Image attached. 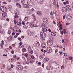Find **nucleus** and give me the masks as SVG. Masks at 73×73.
Here are the masks:
<instances>
[{
	"mask_svg": "<svg viewBox=\"0 0 73 73\" xmlns=\"http://www.w3.org/2000/svg\"><path fill=\"white\" fill-rule=\"evenodd\" d=\"M0 9L1 11L3 13H7L8 10L6 7L2 6L1 7Z\"/></svg>",
	"mask_w": 73,
	"mask_h": 73,
	"instance_id": "obj_1",
	"label": "nucleus"
},
{
	"mask_svg": "<svg viewBox=\"0 0 73 73\" xmlns=\"http://www.w3.org/2000/svg\"><path fill=\"white\" fill-rule=\"evenodd\" d=\"M27 4L29 5V6H30V7H33V3L31 0H27Z\"/></svg>",
	"mask_w": 73,
	"mask_h": 73,
	"instance_id": "obj_2",
	"label": "nucleus"
},
{
	"mask_svg": "<svg viewBox=\"0 0 73 73\" xmlns=\"http://www.w3.org/2000/svg\"><path fill=\"white\" fill-rule=\"evenodd\" d=\"M40 35V37L42 38H44L46 36V34L43 32H41Z\"/></svg>",
	"mask_w": 73,
	"mask_h": 73,
	"instance_id": "obj_3",
	"label": "nucleus"
},
{
	"mask_svg": "<svg viewBox=\"0 0 73 73\" xmlns=\"http://www.w3.org/2000/svg\"><path fill=\"white\" fill-rule=\"evenodd\" d=\"M67 11V9L65 7H63L62 9V11L63 14H65L66 13V11Z\"/></svg>",
	"mask_w": 73,
	"mask_h": 73,
	"instance_id": "obj_4",
	"label": "nucleus"
},
{
	"mask_svg": "<svg viewBox=\"0 0 73 73\" xmlns=\"http://www.w3.org/2000/svg\"><path fill=\"white\" fill-rule=\"evenodd\" d=\"M47 44L49 46H51V45H52L53 44V41L51 40H48Z\"/></svg>",
	"mask_w": 73,
	"mask_h": 73,
	"instance_id": "obj_5",
	"label": "nucleus"
},
{
	"mask_svg": "<svg viewBox=\"0 0 73 73\" xmlns=\"http://www.w3.org/2000/svg\"><path fill=\"white\" fill-rule=\"evenodd\" d=\"M26 24L27 25H29L30 27L32 28L33 27V23L31 22H27L26 23Z\"/></svg>",
	"mask_w": 73,
	"mask_h": 73,
	"instance_id": "obj_6",
	"label": "nucleus"
},
{
	"mask_svg": "<svg viewBox=\"0 0 73 73\" xmlns=\"http://www.w3.org/2000/svg\"><path fill=\"white\" fill-rule=\"evenodd\" d=\"M16 68L18 70H22L23 69V66H21L20 65H17L16 66Z\"/></svg>",
	"mask_w": 73,
	"mask_h": 73,
	"instance_id": "obj_7",
	"label": "nucleus"
},
{
	"mask_svg": "<svg viewBox=\"0 0 73 73\" xmlns=\"http://www.w3.org/2000/svg\"><path fill=\"white\" fill-rule=\"evenodd\" d=\"M72 17V14H69L67 15V17H66L67 19L68 20H70Z\"/></svg>",
	"mask_w": 73,
	"mask_h": 73,
	"instance_id": "obj_8",
	"label": "nucleus"
},
{
	"mask_svg": "<svg viewBox=\"0 0 73 73\" xmlns=\"http://www.w3.org/2000/svg\"><path fill=\"white\" fill-rule=\"evenodd\" d=\"M43 23L45 24H48V20L46 18H44L43 19Z\"/></svg>",
	"mask_w": 73,
	"mask_h": 73,
	"instance_id": "obj_9",
	"label": "nucleus"
},
{
	"mask_svg": "<svg viewBox=\"0 0 73 73\" xmlns=\"http://www.w3.org/2000/svg\"><path fill=\"white\" fill-rule=\"evenodd\" d=\"M46 52L48 53H51L52 51H51V48L50 47H48L46 49Z\"/></svg>",
	"mask_w": 73,
	"mask_h": 73,
	"instance_id": "obj_10",
	"label": "nucleus"
},
{
	"mask_svg": "<svg viewBox=\"0 0 73 73\" xmlns=\"http://www.w3.org/2000/svg\"><path fill=\"white\" fill-rule=\"evenodd\" d=\"M46 69L47 70H52L53 69V67L52 66H49L46 67Z\"/></svg>",
	"mask_w": 73,
	"mask_h": 73,
	"instance_id": "obj_11",
	"label": "nucleus"
},
{
	"mask_svg": "<svg viewBox=\"0 0 73 73\" xmlns=\"http://www.w3.org/2000/svg\"><path fill=\"white\" fill-rule=\"evenodd\" d=\"M41 46L42 48H45L46 47V44L45 43H42V44Z\"/></svg>",
	"mask_w": 73,
	"mask_h": 73,
	"instance_id": "obj_12",
	"label": "nucleus"
},
{
	"mask_svg": "<svg viewBox=\"0 0 73 73\" xmlns=\"http://www.w3.org/2000/svg\"><path fill=\"white\" fill-rule=\"evenodd\" d=\"M56 17L57 20H59L60 17H59V14L57 12L56 13Z\"/></svg>",
	"mask_w": 73,
	"mask_h": 73,
	"instance_id": "obj_13",
	"label": "nucleus"
},
{
	"mask_svg": "<svg viewBox=\"0 0 73 73\" xmlns=\"http://www.w3.org/2000/svg\"><path fill=\"white\" fill-rule=\"evenodd\" d=\"M16 5L18 8H21V5L19 3H16Z\"/></svg>",
	"mask_w": 73,
	"mask_h": 73,
	"instance_id": "obj_14",
	"label": "nucleus"
},
{
	"mask_svg": "<svg viewBox=\"0 0 73 73\" xmlns=\"http://www.w3.org/2000/svg\"><path fill=\"white\" fill-rule=\"evenodd\" d=\"M5 65L4 64H2L1 65V68L2 69H4L5 68Z\"/></svg>",
	"mask_w": 73,
	"mask_h": 73,
	"instance_id": "obj_15",
	"label": "nucleus"
},
{
	"mask_svg": "<svg viewBox=\"0 0 73 73\" xmlns=\"http://www.w3.org/2000/svg\"><path fill=\"white\" fill-rule=\"evenodd\" d=\"M2 15L3 17H4V19L5 20V17H7V13H3L2 14Z\"/></svg>",
	"mask_w": 73,
	"mask_h": 73,
	"instance_id": "obj_16",
	"label": "nucleus"
},
{
	"mask_svg": "<svg viewBox=\"0 0 73 73\" xmlns=\"http://www.w3.org/2000/svg\"><path fill=\"white\" fill-rule=\"evenodd\" d=\"M64 33L66 37L68 36V33L66 32V30H64Z\"/></svg>",
	"mask_w": 73,
	"mask_h": 73,
	"instance_id": "obj_17",
	"label": "nucleus"
},
{
	"mask_svg": "<svg viewBox=\"0 0 73 73\" xmlns=\"http://www.w3.org/2000/svg\"><path fill=\"white\" fill-rule=\"evenodd\" d=\"M43 61L44 62H47L49 61V58H45Z\"/></svg>",
	"mask_w": 73,
	"mask_h": 73,
	"instance_id": "obj_18",
	"label": "nucleus"
},
{
	"mask_svg": "<svg viewBox=\"0 0 73 73\" xmlns=\"http://www.w3.org/2000/svg\"><path fill=\"white\" fill-rule=\"evenodd\" d=\"M28 33L29 35V36H33V34L31 31H28Z\"/></svg>",
	"mask_w": 73,
	"mask_h": 73,
	"instance_id": "obj_19",
	"label": "nucleus"
},
{
	"mask_svg": "<svg viewBox=\"0 0 73 73\" xmlns=\"http://www.w3.org/2000/svg\"><path fill=\"white\" fill-rule=\"evenodd\" d=\"M36 13L39 16L41 15V11H36Z\"/></svg>",
	"mask_w": 73,
	"mask_h": 73,
	"instance_id": "obj_20",
	"label": "nucleus"
},
{
	"mask_svg": "<svg viewBox=\"0 0 73 73\" xmlns=\"http://www.w3.org/2000/svg\"><path fill=\"white\" fill-rule=\"evenodd\" d=\"M4 41L3 40H2V44H0V45L1 46V48H3V45H4Z\"/></svg>",
	"mask_w": 73,
	"mask_h": 73,
	"instance_id": "obj_21",
	"label": "nucleus"
},
{
	"mask_svg": "<svg viewBox=\"0 0 73 73\" xmlns=\"http://www.w3.org/2000/svg\"><path fill=\"white\" fill-rule=\"evenodd\" d=\"M51 35L52 36H55L56 35V33L55 32L51 33Z\"/></svg>",
	"mask_w": 73,
	"mask_h": 73,
	"instance_id": "obj_22",
	"label": "nucleus"
},
{
	"mask_svg": "<svg viewBox=\"0 0 73 73\" xmlns=\"http://www.w3.org/2000/svg\"><path fill=\"white\" fill-rule=\"evenodd\" d=\"M41 27H42V28H46V26H45V24L44 23H42L41 24Z\"/></svg>",
	"mask_w": 73,
	"mask_h": 73,
	"instance_id": "obj_23",
	"label": "nucleus"
},
{
	"mask_svg": "<svg viewBox=\"0 0 73 73\" xmlns=\"http://www.w3.org/2000/svg\"><path fill=\"white\" fill-rule=\"evenodd\" d=\"M42 31H43V32H46L48 31L47 29L45 28L42 29Z\"/></svg>",
	"mask_w": 73,
	"mask_h": 73,
	"instance_id": "obj_24",
	"label": "nucleus"
},
{
	"mask_svg": "<svg viewBox=\"0 0 73 73\" xmlns=\"http://www.w3.org/2000/svg\"><path fill=\"white\" fill-rule=\"evenodd\" d=\"M19 11L17 10H16L15 11V13L16 15H19Z\"/></svg>",
	"mask_w": 73,
	"mask_h": 73,
	"instance_id": "obj_25",
	"label": "nucleus"
},
{
	"mask_svg": "<svg viewBox=\"0 0 73 73\" xmlns=\"http://www.w3.org/2000/svg\"><path fill=\"white\" fill-rule=\"evenodd\" d=\"M32 16H33V17L34 21H36V17L35 16V15H33Z\"/></svg>",
	"mask_w": 73,
	"mask_h": 73,
	"instance_id": "obj_26",
	"label": "nucleus"
},
{
	"mask_svg": "<svg viewBox=\"0 0 73 73\" xmlns=\"http://www.w3.org/2000/svg\"><path fill=\"white\" fill-rule=\"evenodd\" d=\"M7 69L8 70H12L11 67L9 66H7Z\"/></svg>",
	"mask_w": 73,
	"mask_h": 73,
	"instance_id": "obj_27",
	"label": "nucleus"
},
{
	"mask_svg": "<svg viewBox=\"0 0 73 73\" xmlns=\"http://www.w3.org/2000/svg\"><path fill=\"white\" fill-rule=\"evenodd\" d=\"M66 8L67 10H68V11H69L70 9V7L69 6H68Z\"/></svg>",
	"mask_w": 73,
	"mask_h": 73,
	"instance_id": "obj_28",
	"label": "nucleus"
},
{
	"mask_svg": "<svg viewBox=\"0 0 73 73\" xmlns=\"http://www.w3.org/2000/svg\"><path fill=\"white\" fill-rule=\"evenodd\" d=\"M64 5H66V4H69V2L68 1H66V2H64L63 3Z\"/></svg>",
	"mask_w": 73,
	"mask_h": 73,
	"instance_id": "obj_29",
	"label": "nucleus"
},
{
	"mask_svg": "<svg viewBox=\"0 0 73 73\" xmlns=\"http://www.w3.org/2000/svg\"><path fill=\"white\" fill-rule=\"evenodd\" d=\"M64 56H66V58L68 60V57H67V54H66V53H64Z\"/></svg>",
	"mask_w": 73,
	"mask_h": 73,
	"instance_id": "obj_30",
	"label": "nucleus"
},
{
	"mask_svg": "<svg viewBox=\"0 0 73 73\" xmlns=\"http://www.w3.org/2000/svg\"><path fill=\"white\" fill-rule=\"evenodd\" d=\"M22 50L23 52H25L27 51V50H26V49H25V48L22 49Z\"/></svg>",
	"mask_w": 73,
	"mask_h": 73,
	"instance_id": "obj_31",
	"label": "nucleus"
},
{
	"mask_svg": "<svg viewBox=\"0 0 73 73\" xmlns=\"http://www.w3.org/2000/svg\"><path fill=\"white\" fill-rule=\"evenodd\" d=\"M11 60L12 61H16V59H13V58L10 59L9 61H11Z\"/></svg>",
	"mask_w": 73,
	"mask_h": 73,
	"instance_id": "obj_32",
	"label": "nucleus"
},
{
	"mask_svg": "<svg viewBox=\"0 0 73 73\" xmlns=\"http://www.w3.org/2000/svg\"><path fill=\"white\" fill-rule=\"evenodd\" d=\"M18 15H17L15 14L14 16V18H16L17 19V18H19V17L18 16Z\"/></svg>",
	"mask_w": 73,
	"mask_h": 73,
	"instance_id": "obj_33",
	"label": "nucleus"
},
{
	"mask_svg": "<svg viewBox=\"0 0 73 73\" xmlns=\"http://www.w3.org/2000/svg\"><path fill=\"white\" fill-rule=\"evenodd\" d=\"M39 57L40 60H42L43 58V57H42V55L41 54H40Z\"/></svg>",
	"mask_w": 73,
	"mask_h": 73,
	"instance_id": "obj_34",
	"label": "nucleus"
},
{
	"mask_svg": "<svg viewBox=\"0 0 73 73\" xmlns=\"http://www.w3.org/2000/svg\"><path fill=\"white\" fill-rule=\"evenodd\" d=\"M36 46L38 47L40 46V43H39V42H37L36 44Z\"/></svg>",
	"mask_w": 73,
	"mask_h": 73,
	"instance_id": "obj_35",
	"label": "nucleus"
},
{
	"mask_svg": "<svg viewBox=\"0 0 73 73\" xmlns=\"http://www.w3.org/2000/svg\"><path fill=\"white\" fill-rule=\"evenodd\" d=\"M12 8V6L10 5L8 6V8L9 9H11Z\"/></svg>",
	"mask_w": 73,
	"mask_h": 73,
	"instance_id": "obj_36",
	"label": "nucleus"
},
{
	"mask_svg": "<svg viewBox=\"0 0 73 73\" xmlns=\"http://www.w3.org/2000/svg\"><path fill=\"white\" fill-rule=\"evenodd\" d=\"M25 21H28V17H25Z\"/></svg>",
	"mask_w": 73,
	"mask_h": 73,
	"instance_id": "obj_37",
	"label": "nucleus"
},
{
	"mask_svg": "<svg viewBox=\"0 0 73 73\" xmlns=\"http://www.w3.org/2000/svg\"><path fill=\"white\" fill-rule=\"evenodd\" d=\"M58 20L57 21L58 24H61V22L60 21V19Z\"/></svg>",
	"mask_w": 73,
	"mask_h": 73,
	"instance_id": "obj_38",
	"label": "nucleus"
},
{
	"mask_svg": "<svg viewBox=\"0 0 73 73\" xmlns=\"http://www.w3.org/2000/svg\"><path fill=\"white\" fill-rule=\"evenodd\" d=\"M23 28H24V29H27L28 28V26H23Z\"/></svg>",
	"mask_w": 73,
	"mask_h": 73,
	"instance_id": "obj_39",
	"label": "nucleus"
},
{
	"mask_svg": "<svg viewBox=\"0 0 73 73\" xmlns=\"http://www.w3.org/2000/svg\"><path fill=\"white\" fill-rule=\"evenodd\" d=\"M64 68H65V67L64 66V65H62V66H61V69H64Z\"/></svg>",
	"mask_w": 73,
	"mask_h": 73,
	"instance_id": "obj_40",
	"label": "nucleus"
},
{
	"mask_svg": "<svg viewBox=\"0 0 73 73\" xmlns=\"http://www.w3.org/2000/svg\"><path fill=\"white\" fill-rule=\"evenodd\" d=\"M9 48H7L5 50V51L6 52H8V51H9Z\"/></svg>",
	"mask_w": 73,
	"mask_h": 73,
	"instance_id": "obj_41",
	"label": "nucleus"
},
{
	"mask_svg": "<svg viewBox=\"0 0 73 73\" xmlns=\"http://www.w3.org/2000/svg\"><path fill=\"white\" fill-rule=\"evenodd\" d=\"M11 31H8V34L9 35V34H11Z\"/></svg>",
	"mask_w": 73,
	"mask_h": 73,
	"instance_id": "obj_42",
	"label": "nucleus"
},
{
	"mask_svg": "<svg viewBox=\"0 0 73 73\" xmlns=\"http://www.w3.org/2000/svg\"><path fill=\"white\" fill-rule=\"evenodd\" d=\"M18 40H20V41H21L22 40V39L21 38H20L19 37L18 38Z\"/></svg>",
	"mask_w": 73,
	"mask_h": 73,
	"instance_id": "obj_43",
	"label": "nucleus"
},
{
	"mask_svg": "<svg viewBox=\"0 0 73 73\" xmlns=\"http://www.w3.org/2000/svg\"><path fill=\"white\" fill-rule=\"evenodd\" d=\"M37 25H36L35 24H33V27H37Z\"/></svg>",
	"mask_w": 73,
	"mask_h": 73,
	"instance_id": "obj_44",
	"label": "nucleus"
},
{
	"mask_svg": "<svg viewBox=\"0 0 73 73\" xmlns=\"http://www.w3.org/2000/svg\"><path fill=\"white\" fill-rule=\"evenodd\" d=\"M25 56L26 57H27L28 56V54L27 53H26L25 54Z\"/></svg>",
	"mask_w": 73,
	"mask_h": 73,
	"instance_id": "obj_45",
	"label": "nucleus"
},
{
	"mask_svg": "<svg viewBox=\"0 0 73 73\" xmlns=\"http://www.w3.org/2000/svg\"><path fill=\"white\" fill-rule=\"evenodd\" d=\"M31 11H32V12H34L35 11V9H34L32 8L31 10Z\"/></svg>",
	"mask_w": 73,
	"mask_h": 73,
	"instance_id": "obj_46",
	"label": "nucleus"
},
{
	"mask_svg": "<svg viewBox=\"0 0 73 73\" xmlns=\"http://www.w3.org/2000/svg\"><path fill=\"white\" fill-rule=\"evenodd\" d=\"M25 1V0H21V3L22 4H24Z\"/></svg>",
	"mask_w": 73,
	"mask_h": 73,
	"instance_id": "obj_47",
	"label": "nucleus"
},
{
	"mask_svg": "<svg viewBox=\"0 0 73 73\" xmlns=\"http://www.w3.org/2000/svg\"><path fill=\"white\" fill-rule=\"evenodd\" d=\"M26 6H27V4H23V6L24 7H25H25H26Z\"/></svg>",
	"mask_w": 73,
	"mask_h": 73,
	"instance_id": "obj_48",
	"label": "nucleus"
},
{
	"mask_svg": "<svg viewBox=\"0 0 73 73\" xmlns=\"http://www.w3.org/2000/svg\"><path fill=\"white\" fill-rule=\"evenodd\" d=\"M11 69H12V68H13V67H14V65H13L11 64Z\"/></svg>",
	"mask_w": 73,
	"mask_h": 73,
	"instance_id": "obj_49",
	"label": "nucleus"
},
{
	"mask_svg": "<svg viewBox=\"0 0 73 73\" xmlns=\"http://www.w3.org/2000/svg\"><path fill=\"white\" fill-rule=\"evenodd\" d=\"M64 31H61V34H62V35H64Z\"/></svg>",
	"mask_w": 73,
	"mask_h": 73,
	"instance_id": "obj_50",
	"label": "nucleus"
},
{
	"mask_svg": "<svg viewBox=\"0 0 73 73\" xmlns=\"http://www.w3.org/2000/svg\"><path fill=\"white\" fill-rule=\"evenodd\" d=\"M55 53H57L58 52V49H56L55 51Z\"/></svg>",
	"mask_w": 73,
	"mask_h": 73,
	"instance_id": "obj_51",
	"label": "nucleus"
},
{
	"mask_svg": "<svg viewBox=\"0 0 73 73\" xmlns=\"http://www.w3.org/2000/svg\"><path fill=\"white\" fill-rule=\"evenodd\" d=\"M31 58H32L33 59V58H35V57H34V56H31Z\"/></svg>",
	"mask_w": 73,
	"mask_h": 73,
	"instance_id": "obj_52",
	"label": "nucleus"
},
{
	"mask_svg": "<svg viewBox=\"0 0 73 73\" xmlns=\"http://www.w3.org/2000/svg\"><path fill=\"white\" fill-rule=\"evenodd\" d=\"M24 69H27V68H28V67H27V66H25L24 67Z\"/></svg>",
	"mask_w": 73,
	"mask_h": 73,
	"instance_id": "obj_53",
	"label": "nucleus"
},
{
	"mask_svg": "<svg viewBox=\"0 0 73 73\" xmlns=\"http://www.w3.org/2000/svg\"><path fill=\"white\" fill-rule=\"evenodd\" d=\"M14 23L15 24H16V23H17V22L16 21V20H14Z\"/></svg>",
	"mask_w": 73,
	"mask_h": 73,
	"instance_id": "obj_54",
	"label": "nucleus"
},
{
	"mask_svg": "<svg viewBox=\"0 0 73 73\" xmlns=\"http://www.w3.org/2000/svg\"><path fill=\"white\" fill-rule=\"evenodd\" d=\"M12 36H14V35H15V32H13L12 33Z\"/></svg>",
	"mask_w": 73,
	"mask_h": 73,
	"instance_id": "obj_55",
	"label": "nucleus"
},
{
	"mask_svg": "<svg viewBox=\"0 0 73 73\" xmlns=\"http://www.w3.org/2000/svg\"><path fill=\"white\" fill-rule=\"evenodd\" d=\"M65 16H66L65 15H63V17L64 19H65Z\"/></svg>",
	"mask_w": 73,
	"mask_h": 73,
	"instance_id": "obj_56",
	"label": "nucleus"
},
{
	"mask_svg": "<svg viewBox=\"0 0 73 73\" xmlns=\"http://www.w3.org/2000/svg\"><path fill=\"white\" fill-rule=\"evenodd\" d=\"M24 21H23V22H22V24L23 25H25V23H24Z\"/></svg>",
	"mask_w": 73,
	"mask_h": 73,
	"instance_id": "obj_57",
	"label": "nucleus"
},
{
	"mask_svg": "<svg viewBox=\"0 0 73 73\" xmlns=\"http://www.w3.org/2000/svg\"><path fill=\"white\" fill-rule=\"evenodd\" d=\"M72 57H69V60H72Z\"/></svg>",
	"mask_w": 73,
	"mask_h": 73,
	"instance_id": "obj_58",
	"label": "nucleus"
},
{
	"mask_svg": "<svg viewBox=\"0 0 73 73\" xmlns=\"http://www.w3.org/2000/svg\"><path fill=\"white\" fill-rule=\"evenodd\" d=\"M22 44H23V42H20V45H22Z\"/></svg>",
	"mask_w": 73,
	"mask_h": 73,
	"instance_id": "obj_59",
	"label": "nucleus"
},
{
	"mask_svg": "<svg viewBox=\"0 0 73 73\" xmlns=\"http://www.w3.org/2000/svg\"><path fill=\"white\" fill-rule=\"evenodd\" d=\"M25 8H29V6L27 5V6H26Z\"/></svg>",
	"mask_w": 73,
	"mask_h": 73,
	"instance_id": "obj_60",
	"label": "nucleus"
},
{
	"mask_svg": "<svg viewBox=\"0 0 73 73\" xmlns=\"http://www.w3.org/2000/svg\"><path fill=\"white\" fill-rule=\"evenodd\" d=\"M16 59L17 60H20V58L19 57H17Z\"/></svg>",
	"mask_w": 73,
	"mask_h": 73,
	"instance_id": "obj_61",
	"label": "nucleus"
},
{
	"mask_svg": "<svg viewBox=\"0 0 73 73\" xmlns=\"http://www.w3.org/2000/svg\"><path fill=\"white\" fill-rule=\"evenodd\" d=\"M69 23H66V25H69Z\"/></svg>",
	"mask_w": 73,
	"mask_h": 73,
	"instance_id": "obj_62",
	"label": "nucleus"
},
{
	"mask_svg": "<svg viewBox=\"0 0 73 73\" xmlns=\"http://www.w3.org/2000/svg\"><path fill=\"white\" fill-rule=\"evenodd\" d=\"M17 64H19V65H20V64H21V62H17Z\"/></svg>",
	"mask_w": 73,
	"mask_h": 73,
	"instance_id": "obj_63",
	"label": "nucleus"
},
{
	"mask_svg": "<svg viewBox=\"0 0 73 73\" xmlns=\"http://www.w3.org/2000/svg\"><path fill=\"white\" fill-rule=\"evenodd\" d=\"M48 31H49V32H51V31H52V30H50V29H48Z\"/></svg>",
	"mask_w": 73,
	"mask_h": 73,
	"instance_id": "obj_64",
	"label": "nucleus"
}]
</instances>
